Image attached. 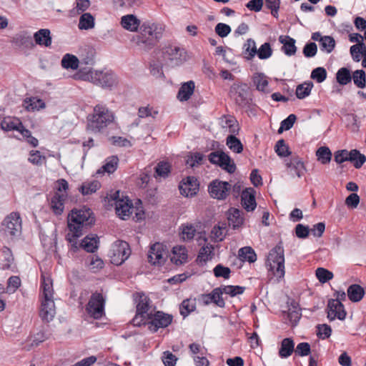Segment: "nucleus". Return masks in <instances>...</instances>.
Masks as SVG:
<instances>
[{
    "instance_id": "nucleus-27",
    "label": "nucleus",
    "mask_w": 366,
    "mask_h": 366,
    "mask_svg": "<svg viewBox=\"0 0 366 366\" xmlns=\"http://www.w3.org/2000/svg\"><path fill=\"white\" fill-rule=\"evenodd\" d=\"M364 288L357 284H352L348 287L347 294L349 300L352 302H358L365 295Z\"/></svg>"
},
{
    "instance_id": "nucleus-15",
    "label": "nucleus",
    "mask_w": 366,
    "mask_h": 366,
    "mask_svg": "<svg viewBox=\"0 0 366 366\" xmlns=\"http://www.w3.org/2000/svg\"><path fill=\"white\" fill-rule=\"evenodd\" d=\"M232 185L225 181L219 179L212 180L208 185V192L212 198L218 200H224L228 197Z\"/></svg>"
},
{
    "instance_id": "nucleus-32",
    "label": "nucleus",
    "mask_w": 366,
    "mask_h": 366,
    "mask_svg": "<svg viewBox=\"0 0 366 366\" xmlns=\"http://www.w3.org/2000/svg\"><path fill=\"white\" fill-rule=\"evenodd\" d=\"M174 256L172 258L175 264L179 265L186 262L188 255L187 250L184 246L174 247L172 249Z\"/></svg>"
},
{
    "instance_id": "nucleus-23",
    "label": "nucleus",
    "mask_w": 366,
    "mask_h": 366,
    "mask_svg": "<svg viewBox=\"0 0 366 366\" xmlns=\"http://www.w3.org/2000/svg\"><path fill=\"white\" fill-rule=\"evenodd\" d=\"M55 314L56 310L54 300H43L39 314L41 319L49 322L53 320Z\"/></svg>"
},
{
    "instance_id": "nucleus-5",
    "label": "nucleus",
    "mask_w": 366,
    "mask_h": 366,
    "mask_svg": "<svg viewBox=\"0 0 366 366\" xmlns=\"http://www.w3.org/2000/svg\"><path fill=\"white\" fill-rule=\"evenodd\" d=\"M229 94L239 108L250 109L252 99L251 91L247 84H234L230 87Z\"/></svg>"
},
{
    "instance_id": "nucleus-52",
    "label": "nucleus",
    "mask_w": 366,
    "mask_h": 366,
    "mask_svg": "<svg viewBox=\"0 0 366 366\" xmlns=\"http://www.w3.org/2000/svg\"><path fill=\"white\" fill-rule=\"evenodd\" d=\"M275 152L281 157H286L291 154L289 147L285 144L284 139H280L275 145Z\"/></svg>"
},
{
    "instance_id": "nucleus-63",
    "label": "nucleus",
    "mask_w": 366,
    "mask_h": 366,
    "mask_svg": "<svg viewBox=\"0 0 366 366\" xmlns=\"http://www.w3.org/2000/svg\"><path fill=\"white\" fill-rule=\"evenodd\" d=\"M317 328V336L321 339H325L330 337L332 334L331 327L326 324L318 325Z\"/></svg>"
},
{
    "instance_id": "nucleus-30",
    "label": "nucleus",
    "mask_w": 366,
    "mask_h": 366,
    "mask_svg": "<svg viewBox=\"0 0 366 366\" xmlns=\"http://www.w3.org/2000/svg\"><path fill=\"white\" fill-rule=\"evenodd\" d=\"M118 164V157L116 155L110 156L105 159V164L102 168L97 170V174H104L105 172L112 174L117 170Z\"/></svg>"
},
{
    "instance_id": "nucleus-64",
    "label": "nucleus",
    "mask_w": 366,
    "mask_h": 366,
    "mask_svg": "<svg viewBox=\"0 0 366 366\" xmlns=\"http://www.w3.org/2000/svg\"><path fill=\"white\" fill-rule=\"evenodd\" d=\"M162 361L164 366H175L177 357L169 351L163 352Z\"/></svg>"
},
{
    "instance_id": "nucleus-2",
    "label": "nucleus",
    "mask_w": 366,
    "mask_h": 366,
    "mask_svg": "<svg viewBox=\"0 0 366 366\" xmlns=\"http://www.w3.org/2000/svg\"><path fill=\"white\" fill-rule=\"evenodd\" d=\"M92 212L89 207L84 206L80 209H74L67 218L68 233L66 239L71 244L74 251L82 248L87 252H92V237L86 235L79 244L77 239L82 236L83 230L87 225Z\"/></svg>"
},
{
    "instance_id": "nucleus-51",
    "label": "nucleus",
    "mask_w": 366,
    "mask_h": 366,
    "mask_svg": "<svg viewBox=\"0 0 366 366\" xmlns=\"http://www.w3.org/2000/svg\"><path fill=\"white\" fill-rule=\"evenodd\" d=\"M79 305L82 306L84 302L86 305V312H87L88 317H92V295L89 292H82L79 296Z\"/></svg>"
},
{
    "instance_id": "nucleus-43",
    "label": "nucleus",
    "mask_w": 366,
    "mask_h": 366,
    "mask_svg": "<svg viewBox=\"0 0 366 366\" xmlns=\"http://www.w3.org/2000/svg\"><path fill=\"white\" fill-rule=\"evenodd\" d=\"M316 156L322 164H327L331 161L332 152L327 147H320L316 152Z\"/></svg>"
},
{
    "instance_id": "nucleus-56",
    "label": "nucleus",
    "mask_w": 366,
    "mask_h": 366,
    "mask_svg": "<svg viewBox=\"0 0 366 366\" xmlns=\"http://www.w3.org/2000/svg\"><path fill=\"white\" fill-rule=\"evenodd\" d=\"M272 54V49H271L270 44L265 42L260 46L257 50V55L260 59H267Z\"/></svg>"
},
{
    "instance_id": "nucleus-16",
    "label": "nucleus",
    "mask_w": 366,
    "mask_h": 366,
    "mask_svg": "<svg viewBox=\"0 0 366 366\" xmlns=\"http://www.w3.org/2000/svg\"><path fill=\"white\" fill-rule=\"evenodd\" d=\"M180 194L185 197L196 196L199 189V182L197 177L188 176L183 178L179 184Z\"/></svg>"
},
{
    "instance_id": "nucleus-18",
    "label": "nucleus",
    "mask_w": 366,
    "mask_h": 366,
    "mask_svg": "<svg viewBox=\"0 0 366 366\" xmlns=\"http://www.w3.org/2000/svg\"><path fill=\"white\" fill-rule=\"evenodd\" d=\"M93 84L104 89H112L117 84V78L111 71H95Z\"/></svg>"
},
{
    "instance_id": "nucleus-7",
    "label": "nucleus",
    "mask_w": 366,
    "mask_h": 366,
    "mask_svg": "<svg viewBox=\"0 0 366 366\" xmlns=\"http://www.w3.org/2000/svg\"><path fill=\"white\" fill-rule=\"evenodd\" d=\"M114 115L103 104H97L93 107V132H100L114 120Z\"/></svg>"
},
{
    "instance_id": "nucleus-40",
    "label": "nucleus",
    "mask_w": 366,
    "mask_h": 366,
    "mask_svg": "<svg viewBox=\"0 0 366 366\" xmlns=\"http://www.w3.org/2000/svg\"><path fill=\"white\" fill-rule=\"evenodd\" d=\"M337 81L340 85H347L352 81V75L349 69L346 67L340 68L336 73Z\"/></svg>"
},
{
    "instance_id": "nucleus-25",
    "label": "nucleus",
    "mask_w": 366,
    "mask_h": 366,
    "mask_svg": "<svg viewBox=\"0 0 366 366\" xmlns=\"http://www.w3.org/2000/svg\"><path fill=\"white\" fill-rule=\"evenodd\" d=\"M279 41L282 44L281 50L287 56H292L297 51V46H295V40L290 36L281 35L279 37Z\"/></svg>"
},
{
    "instance_id": "nucleus-26",
    "label": "nucleus",
    "mask_w": 366,
    "mask_h": 366,
    "mask_svg": "<svg viewBox=\"0 0 366 366\" xmlns=\"http://www.w3.org/2000/svg\"><path fill=\"white\" fill-rule=\"evenodd\" d=\"M34 39L36 44L49 47L51 44V37L49 29H41L34 34Z\"/></svg>"
},
{
    "instance_id": "nucleus-28",
    "label": "nucleus",
    "mask_w": 366,
    "mask_h": 366,
    "mask_svg": "<svg viewBox=\"0 0 366 366\" xmlns=\"http://www.w3.org/2000/svg\"><path fill=\"white\" fill-rule=\"evenodd\" d=\"M194 82L193 81H189L184 83L179 89L177 93V99L180 102L187 101L194 93Z\"/></svg>"
},
{
    "instance_id": "nucleus-46",
    "label": "nucleus",
    "mask_w": 366,
    "mask_h": 366,
    "mask_svg": "<svg viewBox=\"0 0 366 366\" xmlns=\"http://www.w3.org/2000/svg\"><path fill=\"white\" fill-rule=\"evenodd\" d=\"M352 79L357 87L363 89L366 86L365 71L362 69L355 71L352 75Z\"/></svg>"
},
{
    "instance_id": "nucleus-21",
    "label": "nucleus",
    "mask_w": 366,
    "mask_h": 366,
    "mask_svg": "<svg viewBox=\"0 0 366 366\" xmlns=\"http://www.w3.org/2000/svg\"><path fill=\"white\" fill-rule=\"evenodd\" d=\"M165 254L162 244L156 242L151 246L148 252V261L153 265L163 264L165 262Z\"/></svg>"
},
{
    "instance_id": "nucleus-60",
    "label": "nucleus",
    "mask_w": 366,
    "mask_h": 366,
    "mask_svg": "<svg viewBox=\"0 0 366 366\" xmlns=\"http://www.w3.org/2000/svg\"><path fill=\"white\" fill-rule=\"evenodd\" d=\"M297 119V117L294 114H290L286 119H285L283 121H282L280 127L278 129V132L281 133L283 130H289L290 129L295 121Z\"/></svg>"
},
{
    "instance_id": "nucleus-38",
    "label": "nucleus",
    "mask_w": 366,
    "mask_h": 366,
    "mask_svg": "<svg viewBox=\"0 0 366 366\" xmlns=\"http://www.w3.org/2000/svg\"><path fill=\"white\" fill-rule=\"evenodd\" d=\"M239 256L242 261L254 263L257 260V254L251 247H244L239 249Z\"/></svg>"
},
{
    "instance_id": "nucleus-49",
    "label": "nucleus",
    "mask_w": 366,
    "mask_h": 366,
    "mask_svg": "<svg viewBox=\"0 0 366 366\" xmlns=\"http://www.w3.org/2000/svg\"><path fill=\"white\" fill-rule=\"evenodd\" d=\"M219 287L221 291H222V294L224 293L230 295L231 297H235L237 295H241L245 290L244 287H241L238 285H222Z\"/></svg>"
},
{
    "instance_id": "nucleus-62",
    "label": "nucleus",
    "mask_w": 366,
    "mask_h": 366,
    "mask_svg": "<svg viewBox=\"0 0 366 366\" xmlns=\"http://www.w3.org/2000/svg\"><path fill=\"white\" fill-rule=\"evenodd\" d=\"M311 352V347L308 342H300L297 345L295 350V355L301 357L308 355Z\"/></svg>"
},
{
    "instance_id": "nucleus-44",
    "label": "nucleus",
    "mask_w": 366,
    "mask_h": 366,
    "mask_svg": "<svg viewBox=\"0 0 366 366\" xmlns=\"http://www.w3.org/2000/svg\"><path fill=\"white\" fill-rule=\"evenodd\" d=\"M227 145L235 153L239 154L243 151V145L241 141L234 134L229 135L227 137Z\"/></svg>"
},
{
    "instance_id": "nucleus-4",
    "label": "nucleus",
    "mask_w": 366,
    "mask_h": 366,
    "mask_svg": "<svg viewBox=\"0 0 366 366\" xmlns=\"http://www.w3.org/2000/svg\"><path fill=\"white\" fill-rule=\"evenodd\" d=\"M267 262L274 275L278 278L285 276V254L282 242L278 243L272 248L267 256Z\"/></svg>"
},
{
    "instance_id": "nucleus-20",
    "label": "nucleus",
    "mask_w": 366,
    "mask_h": 366,
    "mask_svg": "<svg viewBox=\"0 0 366 366\" xmlns=\"http://www.w3.org/2000/svg\"><path fill=\"white\" fill-rule=\"evenodd\" d=\"M199 300L203 305L214 303L221 308L225 307V302L222 298V291H221L219 287L213 289L210 293L202 294Z\"/></svg>"
},
{
    "instance_id": "nucleus-61",
    "label": "nucleus",
    "mask_w": 366,
    "mask_h": 366,
    "mask_svg": "<svg viewBox=\"0 0 366 366\" xmlns=\"http://www.w3.org/2000/svg\"><path fill=\"white\" fill-rule=\"evenodd\" d=\"M78 26L81 30L92 28V14L90 13L82 14L79 19Z\"/></svg>"
},
{
    "instance_id": "nucleus-42",
    "label": "nucleus",
    "mask_w": 366,
    "mask_h": 366,
    "mask_svg": "<svg viewBox=\"0 0 366 366\" xmlns=\"http://www.w3.org/2000/svg\"><path fill=\"white\" fill-rule=\"evenodd\" d=\"M42 278L43 300L53 299L54 290L52 280L50 277H45L44 276H42Z\"/></svg>"
},
{
    "instance_id": "nucleus-9",
    "label": "nucleus",
    "mask_w": 366,
    "mask_h": 366,
    "mask_svg": "<svg viewBox=\"0 0 366 366\" xmlns=\"http://www.w3.org/2000/svg\"><path fill=\"white\" fill-rule=\"evenodd\" d=\"M131 249L129 244L126 241H115L110 249L109 257L113 264L121 265L130 256Z\"/></svg>"
},
{
    "instance_id": "nucleus-24",
    "label": "nucleus",
    "mask_w": 366,
    "mask_h": 366,
    "mask_svg": "<svg viewBox=\"0 0 366 366\" xmlns=\"http://www.w3.org/2000/svg\"><path fill=\"white\" fill-rule=\"evenodd\" d=\"M67 197V194H60L55 192L53 197L51 198L50 207L52 212L56 215H60L62 214L64 209V202Z\"/></svg>"
},
{
    "instance_id": "nucleus-11",
    "label": "nucleus",
    "mask_w": 366,
    "mask_h": 366,
    "mask_svg": "<svg viewBox=\"0 0 366 366\" xmlns=\"http://www.w3.org/2000/svg\"><path fill=\"white\" fill-rule=\"evenodd\" d=\"M172 315L162 311H157L154 314L150 312L143 325H147L151 332H156L159 328L167 327L172 323Z\"/></svg>"
},
{
    "instance_id": "nucleus-19",
    "label": "nucleus",
    "mask_w": 366,
    "mask_h": 366,
    "mask_svg": "<svg viewBox=\"0 0 366 366\" xmlns=\"http://www.w3.org/2000/svg\"><path fill=\"white\" fill-rule=\"evenodd\" d=\"M327 310L330 321L335 320L336 318L344 320L347 315L343 304L337 300L330 299L327 302Z\"/></svg>"
},
{
    "instance_id": "nucleus-54",
    "label": "nucleus",
    "mask_w": 366,
    "mask_h": 366,
    "mask_svg": "<svg viewBox=\"0 0 366 366\" xmlns=\"http://www.w3.org/2000/svg\"><path fill=\"white\" fill-rule=\"evenodd\" d=\"M315 274L321 283H326L333 278V273L323 267H318L316 269Z\"/></svg>"
},
{
    "instance_id": "nucleus-12",
    "label": "nucleus",
    "mask_w": 366,
    "mask_h": 366,
    "mask_svg": "<svg viewBox=\"0 0 366 366\" xmlns=\"http://www.w3.org/2000/svg\"><path fill=\"white\" fill-rule=\"evenodd\" d=\"M208 160L212 164L219 166L229 174H233L237 169L231 157L222 150L212 152L208 155Z\"/></svg>"
},
{
    "instance_id": "nucleus-48",
    "label": "nucleus",
    "mask_w": 366,
    "mask_h": 366,
    "mask_svg": "<svg viewBox=\"0 0 366 366\" xmlns=\"http://www.w3.org/2000/svg\"><path fill=\"white\" fill-rule=\"evenodd\" d=\"M244 54L247 55V59L251 60L257 54V49L256 47L255 41L252 39H248L244 45Z\"/></svg>"
},
{
    "instance_id": "nucleus-50",
    "label": "nucleus",
    "mask_w": 366,
    "mask_h": 366,
    "mask_svg": "<svg viewBox=\"0 0 366 366\" xmlns=\"http://www.w3.org/2000/svg\"><path fill=\"white\" fill-rule=\"evenodd\" d=\"M224 127H228L229 132L232 134H237L239 130V127L237 119L232 116L224 117Z\"/></svg>"
},
{
    "instance_id": "nucleus-45",
    "label": "nucleus",
    "mask_w": 366,
    "mask_h": 366,
    "mask_svg": "<svg viewBox=\"0 0 366 366\" xmlns=\"http://www.w3.org/2000/svg\"><path fill=\"white\" fill-rule=\"evenodd\" d=\"M320 46L322 51L331 53L335 47V41L332 36H324L320 39Z\"/></svg>"
},
{
    "instance_id": "nucleus-58",
    "label": "nucleus",
    "mask_w": 366,
    "mask_h": 366,
    "mask_svg": "<svg viewBox=\"0 0 366 366\" xmlns=\"http://www.w3.org/2000/svg\"><path fill=\"white\" fill-rule=\"evenodd\" d=\"M327 71L324 67H317L311 73V78L317 83L323 82L327 78Z\"/></svg>"
},
{
    "instance_id": "nucleus-29",
    "label": "nucleus",
    "mask_w": 366,
    "mask_h": 366,
    "mask_svg": "<svg viewBox=\"0 0 366 366\" xmlns=\"http://www.w3.org/2000/svg\"><path fill=\"white\" fill-rule=\"evenodd\" d=\"M295 351V342L291 337H286L281 342L279 349V356L281 358H287Z\"/></svg>"
},
{
    "instance_id": "nucleus-39",
    "label": "nucleus",
    "mask_w": 366,
    "mask_h": 366,
    "mask_svg": "<svg viewBox=\"0 0 366 366\" xmlns=\"http://www.w3.org/2000/svg\"><path fill=\"white\" fill-rule=\"evenodd\" d=\"M286 166L294 169L298 177H301L304 175L305 167L303 162L300 157H293L290 162L286 164Z\"/></svg>"
},
{
    "instance_id": "nucleus-17",
    "label": "nucleus",
    "mask_w": 366,
    "mask_h": 366,
    "mask_svg": "<svg viewBox=\"0 0 366 366\" xmlns=\"http://www.w3.org/2000/svg\"><path fill=\"white\" fill-rule=\"evenodd\" d=\"M107 300L106 293L96 291L93 292V320H97L102 318L107 320L105 313V305Z\"/></svg>"
},
{
    "instance_id": "nucleus-13",
    "label": "nucleus",
    "mask_w": 366,
    "mask_h": 366,
    "mask_svg": "<svg viewBox=\"0 0 366 366\" xmlns=\"http://www.w3.org/2000/svg\"><path fill=\"white\" fill-rule=\"evenodd\" d=\"M119 191L114 192L113 195H110V199L107 197L109 202L112 201V206L114 205L117 214L122 219H126L132 214L133 206L129 199H120L119 197Z\"/></svg>"
},
{
    "instance_id": "nucleus-37",
    "label": "nucleus",
    "mask_w": 366,
    "mask_h": 366,
    "mask_svg": "<svg viewBox=\"0 0 366 366\" xmlns=\"http://www.w3.org/2000/svg\"><path fill=\"white\" fill-rule=\"evenodd\" d=\"M312 87L313 83L310 81L299 84L295 91L296 97L300 99H305L310 94Z\"/></svg>"
},
{
    "instance_id": "nucleus-33",
    "label": "nucleus",
    "mask_w": 366,
    "mask_h": 366,
    "mask_svg": "<svg viewBox=\"0 0 366 366\" xmlns=\"http://www.w3.org/2000/svg\"><path fill=\"white\" fill-rule=\"evenodd\" d=\"M172 170V165L165 161L159 162L154 168V177L167 178Z\"/></svg>"
},
{
    "instance_id": "nucleus-14",
    "label": "nucleus",
    "mask_w": 366,
    "mask_h": 366,
    "mask_svg": "<svg viewBox=\"0 0 366 366\" xmlns=\"http://www.w3.org/2000/svg\"><path fill=\"white\" fill-rule=\"evenodd\" d=\"M2 230L6 235L15 237L19 235L21 230V219L18 212H11L5 217L2 224Z\"/></svg>"
},
{
    "instance_id": "nucleus-6",
    "label": "nucleus",
    "mask_w": 366,
    "mask_h": 366,
    "mask_svg": "<svg viewBox=\"0 0 366 366\" xmlns=\"http://www.w3.org/2000/svg\"><path fill=\"white\" fill-rule=\"evenodd\" d=\"M162 56L171 66H178L187 60V51L183 47L168 44L162 48Z\"/></svg>"
},
{
    "instance_id": "nucleus-57",
    "label": "nucleus",
    "mask_w": 366,
    "mask_h": 366,
    "mask_svg": "<svg viewBox=\"0 0 366 366\" xmlns=\"http://www.w3.org/2000/svg\"><path fill=\"white\" fill-rule=\"evenodd\" d=\"M20 278L18 276H11L8 280L6 292L9 294L14 293L20 287Z\"/></svg>"
},
{
    "instance_id": "nucleus-35",
    "label": "nucleus",
    "mask_w": 366,
    "mask_h": 366,
    "mask_svg": "<svg viewBox=\"0 0 366 366\" xmlns=\"http://www.w3.org/2000/svg\"><path fill=\"white\" fill-rule=\"evenodd\" d=\"M21 122L18 118L6 117L1 120V128L6 132L17 131Z\"/></svg>"
},
{
    "instance_id": "nucleus-36",
    "label": "nucleus",
    "mask_w": 366,
    "mask_h": 366,
    "mask_svg": "<svg viewBox=\"0 0 366 366\" xmlns=\"http://www.w3.org/2000/svg\"><path fill=\"white\" fill-rule=\"evenodd\" d=\"M24 104L26 110L31 112L39 111L46 107L44 102L36 97L26 98L24 100Z\"/></svg>"
},
{
    "instance_id": "nucleus-8",
    "label": "nucleus",
    "mask_w": 366,
    "mask_h": 366,
    "mask_svg": "<svg viewBox=\"0 0 366 366\" xmlns=\"http://www.w3.org/2000/svg\"><path fill=\"white\" fill-rule=\"evenodd\" d=\"M135 301L137 302V313L132 322L134 326L141 327L149 315L151 300L144 293H137Z\"/></svg>"
},
{
    "instance_id": "nucleus-3",
    "label": "nucleus",
    "mask_w": 366,
    "mask_h": 366,
    "mask_svg": "<svg viewBox=\"0 0 366 366\" xmlns=\"http://www.w3.org/2000/svg\"><path fill=\"white\" fill-rule=\"evenodd\" d=\"M92 56L89 53L86 55L81 54L80 59L70 54L64 55L61 64L64 69L76 70L79 68L75 74V79L84 81H90L92 79Z\"/></svg>"
},
{
    "instance_id": "nucleus-1",
    "label": "nucleus",
    "mask_w": 366,
    "mask_h": 366,
    "mask_svg": "<svg viewBox=\"0 0 366 366\" xmlns=\"http://www.w3.org/2000/svg\"><path fill=\"white\" fill-rule=\"evenodd\" d=\"M122 26L129 31H138L134 38L136 44L144 50L152 49L162 38L164 27L159 24L141 21L134 14L123 16L121 19Z\"/></svg>"
},
{
    "instance_id": "nucleus-47",
    "label": "nucleus",
    "mask_w": 366,
    "mask_h": 366,
    "mask_svg": "<svg viewBox=\"0 0 366 366\" xmlns=\"http://www.w3.org/2000/svg\"><path fill=\"white\" fill-rule=\"evenodd\" d=\"M196 309V303L194 300L187 299L182 301L180 305V314L184 317H187L189 313Z\"/></svg>"
},
{
    "instance_id": "nucleus-34",
    "label": "nucleus",
    "mask_w": 366,
    "mask_h": 366,
    "mask_svg": "<svg viewBox=\"0 0 366 366\" xmlns=\"http://www.w3.org/2000/svg\"><path fill=\"white\" fill-rule=\"evenodd\" d=\"M113 5L117 9L129 10L139 7L142 0H112Z\"/></svg>"
},
{
    "instance_id": "nucleus-53",
    "label": "nucleus",
    "mask_w": 366,
    "mask_h": 366,
    "mask_svg": "<svg viewBox=\"0 0 366 366\" xmlns=\"http://www.w3.org/2000/svg\"><path fill=\"white\" fill-rule=\"evenodd\" d=\"M366 46L364 42H360V44H357L352 45L350 47V54L355 61H360V54L363 53L365 50Z\"/></svg>"
},
{
    "instance_id": "nucleus-59",
    "label": "nucleus",
    "mask_w": 366,
    "mask_h": 366,
    "mask_svg": "<svg viewBox=\"0 0 366 366\" xmlns=\"http://www.w3.org/2000/svg\"><path fill=\"white\" fill-rule=\"evenodd\" d=\"M214 274L216 277H223L224 279H229L230 277L231 269L224 267L221 264L215 266L213 269Z\"/></svg>"
},
{
    "instance_id": "nucleus-10",
    "label": "nucleus",
    "mask_w": 366,
    "mask_h": 366,
    "mask_svg": "<svg viewBox=\"0 0 366 366\" xmlns=\"http://www.w3.org/2000/svg\"><path fill=\"white\" fill-rule=\"evenodd\" d=\"M335 161L339 164L348 161L353 163L356 169H359L366 162V157L356 149L350 151L340 149L335 152Z\"/></svg>"
},
{
    "instance_id": "nucleus-41",
    "label": "nucleus",
    "mask_w": 366,
    "mask_h": 366,
    "mask_svg": "<svg viewBox=\"0 0 366 366\" xmlns=\"http://www.w3.org/2000/svg\"><path fill=\"white\" fill-rule=\"evenodd\" d=\"M213 249L214 247L209 244L201 247L197 255V262L199 263L206 262L207 260L211 259L212 255L213 254Z\"/></svg>"
},
{
    "instance_id": "nucleus-22",
    "label": "nucleus",
    "mask_w": 366,
    "mask_h": 366,
    "mask_svg": "<svg viewBox=\"0 0 366 366\" xmlns=\"http://www.w3.org/2000/svg\"><path fill=\"white\" fill-rule=\"evenodd\" d=\"M241 204L247 212H252L257 207L255 191L252 188H247L242 192Z\"/></svg>"
},
{
    "instance_id": "nucleus-31",
    "label": "nucleus",
    "mask_w": 366,
    "mask_h": 366,
    "mask_svg": "<svg viewBox=\"0 0 366 366\" xmlns=\"http://www.w3.org/2000/svg\"><path fill=\"white\" fill-rule=\"evenodd\" d=\"M228 221L234 229L239 228L244 224V217L239 209H229Z\"/></svg>"
},
{
    "instance_id": "nucleus-55",
    "label": "nucleus",
    "mask_w": 366,
    "mask_h": 366,
    "mask_svg": "<svg viewBox=\"0 0 366 366\" xmlns=\"http://www.w3.org/2000/svg\"><path fill=\"white\" fill-rule=\"evenodd\" d=\"M0 252L4 259V261L6 262L3 265V268L4 269H9L11 267V264H12V262L14 261V257H13L11 250L10 249V248H9L6 246H3L0 249Z\"/></svg>"
}]
</instances>
